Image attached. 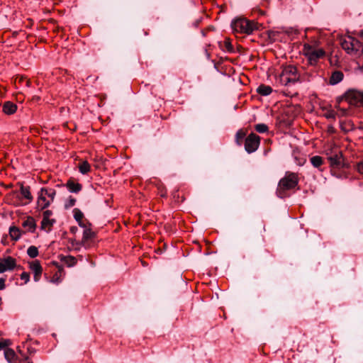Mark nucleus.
<instances>
[{
    "label": "nucleus",
    "mask_w": 363,
    "mask_h": 363,
    "mask_svg": "<svg viewBox=\"0 0 363 363\" xmlns=\"http://www.w3.org/2000/svg\"><path fill=\"white\" fill-rule=\"evenodd\" d=\"M359 35H360V36H361V37H362V38H363V30H362V31L360 32V34H359Z\"/></svg>",
    "instance_id": "obj_40"
},
{
    "label": "nucleus",
    "mask_w": 363,
    "mask_h": 363,
    "mask_svg": "<svg viewBox=\"0 0 363 363\" xmlns=\"http://www.w3.org/2000/svg\"><path fill=\"white\" fill-rule=\"evenodd\" d=\"M77 228L76 227H72L70 230L72 233H75V232L77 231Z\"/></svg>",
    "instance_id": "obj_38"
},
{
    "label": "nucleus",
    "mask_w": 363,
    "mask_h": 363,
    "mask_svg": "<svg viewBox=\"0 0 363 363\" xmlns=\"http://www.w3.org/2000/svg\"><path fill=\"white\" fill-rule=\"evenodd\" d=\"M52 212L50 210H46L43 212V220L41 222V229L45 230H50L55 223V220L51 218Z\"/></svg>",
    "instance_id": "obj_11"
},
{
    "label": "nucleus",
    "mask_w": 363,
    "mask_h": 363,
    "mask_svg": "<svg viewBox=\"0 0 363 363\" xmlns=\"http://www.w3.org/2000/svg\"><path fill=\"white\" fill-rule=\"evenodd\" d=\"M5 281H6L5 279L0 278V291L5 289V287H6Z\"/></svg>",
    "instance_id": "obj_34"
},
{
    "label": "nucleus",
    "mask_w": 363,
    "mask_h": 363,
    "mask_svg": "<svg viewBox=\"0 0 363 363\" xmlns=\"http://www.w3.org/2000/svg\"><path fill=\"white\" fill-rule=\"evenodd\" d=\"M335 116H336V114H335V111L333 110H329L325 113V116L329 119H335Z\"/></svg>",
    "instance_id": "obj_31"
},
{
    "label": "nucleus",
    "mask_w": 363,
    "mask_h": 363,
    "mask_svg": "<svg viewBox=\"0 0 363 363\" xmlns=\"http://www.w3.org/2000/svg\"><path fill=\"white\" fill-rule=\"evenodd\" d=\"M4 356L5 358L7 359L8 362L13 363L14 362L15 357H16V353L15 352L9 348H6L4 350Z\"/></svg>",
    "instance_id": "obj_21"
},
{
    "label": "nucleus",
    "mask_w": 363,
    "mask_h": 363,
    "mask_svg": "<svg viewBox=\"0 0 363 363\" xmlns=\"http://www.w3.org/2000/svg\"><path fill=\"white\" fill-rule=\"evenodd\" d=\"M67 186L69 191L77 193L82 189V185L79 183H74V182L69 181L67 184Z\"/></svg>",
    "instance_id": "obj_20"
},
{
    "label": "nucleus",
    "mask_w": 363,
    "mask_h": 363,
    "mask_svg": "<svg viewBox=\"0 0 363 363\" xmlns=\"http://www.w3.org/2000/svg\"><path fill=\"white\" fill-rule=\"evenodd\" d=\"M56 191L52 188L43 187L38 194L37 206L40 210L48 208L54 201Z\"/></svg>",
    "instance_id": "obj_2"
},
{
    "label": "nucleus",
    "mask_w": 363,
    "mask_h": 363,
    "mask_svg": "<svg viewBox=\"0 0 363 363\" xmlns=\"http://www.w3.org/2000/svg\"><path fill=\"white\" fill-rule=\"evenodd\" d=\"M245 137V133L242 130H239L235 135V141L238 145H240L242 143V140Z\"/></svg>",
    "instance_id": "obj_27"
},
{
    "label": "nucleus",
    "mask_w": 363,
    "mask_h": 363,
    "mask_svg": "<svg viewBox=\"0 0 363 363\" xmlns=\"http://www.w3.org/2000/svg\"><path fill=\"white\" fill-rule=\"evenodd\" d=\"M73 213H74V218L77 220V222L79 223V226L84 225L82 223V218L84 216L83 213L79 208H74L73 210Z\"/></svg>",
    "instance_id": "obj_23"
},
{
    "label": "nucleus",
    "mask_w": 363,
    "mask_h": 363,
    "mask_svg": "<svg viewBox=\"0 0 363 363\" xmlns=\"http://www.w3.org/2000/svg\"><path fill=\"white\" fill-rule=\"evenodd\" d=\"M259 144V136L252 133L245 140V150L247 153H252L258 149Z\"/></svg>",
    "instance_id": "obj_8"
},
{
    "label": "nucleus",
    "mask_w": 363,
    "mask_h": 363,
    "mask_svg": "<svg viewBox=\"0 0 363 363\" xmlns=\"http://www.w3.org/2000/svg\"><path fill=\"white\" fill-rule=\"evenodd\" d=\"M232 29L235 33L250 34L255 30L256 23L246 18H237L231 23Z\"/></svg>",
    "instance_id": "obj_3"
},
{
    "label": "nucleus",
    "mask_w": 363,
    "mask_h": 363,
    "mask_svg": "<svg viewBox=\"0 0 363 363\" xmlns=\"http://www.w3.org/2000/svg\"><path fill=\"white\" fill-rule=\"evenodd\" d=\"M84 228L82 241L85 242L91 239L94 236V232L86 226L85 224L81 225Z\"/></svg>",
    "instance_id": "obj_19"
},
{
    "label": "nucleus",
    "mask_w": 363,
    "mask_h": 363,
    "mask_svg": "<svg viewBox=\"0 0 363 363\" xmlns=\"http://www.w3.org/2000/svg\"><path fill=\"white\" fill-rule=\"evenodd\" d=\"M328 159L333 168H341L344 165V159L341 150L334 147L327 152Z\"/></svg>",
    "instance_id": "obj_7"
},
{
    "label": "nucleus",
    "mask_w": 363,
    "mask_h": 363,
    "mask_svg": "<svg viewBox=\"0 0 363 363\" xmlns=\"http://www.w3.org/2000/svg\"><path fill=\"white\" fill-rule=\"evenodd\" d=\"M28 255L31 258H35L38 255V250L35 246H30L27 250Z\"/></svg>",
    "instance_id": "obj_28"
},
{
    "label": "nucleus",
    "mask_w": 363,
    "mask_h": 363,
    "mask_svg": "<svg viewBox=\"0 0 363 363\" xmlns=\"http://www.w3.org/2000/svg\"><path fill=\"white\" fill-rule=\"evenodd\" d=\"M303 52L304 55L307 57L308 60L311 65H315L318 60L323 58L325 54L323 49H315L309 45H304Z\"/></svg>",
    "instance_id": "obj_6"
},
{
    "label": "nucleus",
    "mask_w": 363,
    "mask_h": 363,
    "mask_svg": "<svg viewBox=\"0 0 363 363\" xmlns=\"http://www.w3.org/2000/svg\"><path fill=\"white\" fill-rule=\"evenodd\" d=\"M8 345V342L7 341H1L0 342V349L1 348H5L6 347H7Z\"/></svg>",
    "instance_id": "obj_35"
},
{
    "label": "nucleus",
    "mask_w": 363,
    "mask_h": 363,
    "mask_svg": "<svg viewBox=\"0 0 363 363\" xmlns=\"http://www.w3.org/2000/svg\"><path fill=\"white\" fill-rule=\"evenodd\" d=\"M299 79V75L296 67L287 65L283 67L281 72L277 78V83L280 85H288L290 83H295Z\"/></svg>",
    "instance_id": "obj_1"
},
{
    "label": "nucleus",
    "mask_w": 363,
    "mask_h": 363,
    "mask_svg": "<svg viewBox=\"0 0 363 363\" xmlns=\"http://www.w3.org/2000/svg\"><path fill=\"white\" fill-rule=\"evenodd\" d=\"M343 79V74L341 72L336 71L331 75L330 82L331 84H336L341 82Z\"/></svg>",
    "instance_id": "obj_18"
},
{
    "label": "nucleus",
    "mask_w": 363,
    "mask_h": 363,
    "mask_svg": "<svg viewBox=\"0 0 363 363\" xmlns=\"http://www.w3.org/2000/svg\"><path fill=\"white\" fill-rule=\"evenodd\" d=\"M356 169L363 177V160L356 164Z\"/></svg>",
    "instance_id": "obj_32"
},
{
    "label": "nucleus",
    "mask_w": 363,
    "mask_h": 363,
    "mask_svg": "<svg viewBox=\"0 0 363 363\" xmlns=\"http://www.w3.org/2000/svg\"><path fill=\"white\" fill-rule=\"evenodd\" d=\"M257 91L262 96H268L272 92V89L269 86L262 84L258 86Z\"/></svg>",
    "instance_id": "obj_17"
},
{
    "label": "nucleus",
    "mask_w": 363,
    "mask_h": 363,
    "mask_svg": "<svg viewBox=\"0 0 363 363\" xmlns=\"http://www.w3.org/2000/svg\"><path fill=\"white\" fill-rule=\"evenodd\" d=\"M9 235L13 240H18L21 235L20 229L16 226H11L9 228Z\"/></svg>",
    "instance_id": "obj_16"
},
{
    "label": "nucleus",
    "mask_w": 363,
    "mask_h": 363,
    "mask_svg": "<svg viewBox=\"0 0 363 363\" xmlns=\"http://www.w3.org/2000/svg\"><path fill=\"white\" fill-rule=\"evenodd\" d=\"M21 279L23 280L25 283H28L30 279V275L28 272H23L21 274Z\"/></svg>",
    "instance_id": "obj_33"
},
{
    "label": "nucleus",
    "mask_w": 363,
    "mask_h": 363,
    "mask_svg": "<svg viewBox=\"0 0 363 363\" xmlns=\"http://www.w3.org/2000/svg\"><path fill=\"white\" fill-rule=\"evenodd\" d=\"M22 226L28 232H34L36 228V223L35 219L31 217H27L23 222Z\"/></svg>",
    "instance_id": "obj_13"
},
{
    "label": "nucleus",
    "mask_w": 363,
    "mask_h": 363,
    "mask_svg": "<svg viewBox=\"0 0 363 363\" xmlns=\"http://www.w3.org/2000/svg\"><path fill=\"white\" fill-rule=\"evenodd\" d=\"M20 192L23 198L26 199L28 203L33 201V196L31 195L29 186H24L23 184H21Z\"/></svg>",
    "instance_id": "obj_14"
},
{
    "label": "nucleus",
    "mask_w": 363,
    "mask_h": 363,
    "mask_svg": "<svg viewBox=\"0 0 363 363\" xmlns=\"http://www.w3.org/2000/svg\"><path fill=\"white\" fill-rule=\"evenodd\" d=\"M311 162L314 167H319L323 164V158L320 156H313L311 158Z\"/></svg>",
    "instance_id": "obj_26"
},
{
    "label": "nucleus",
    "mask_w": 363,
    "mask_h": 363,
    "mask_svg": "<svg viewBox=\"0 0 363 363\" xmlns=\"http://www.w3.org/2000/svg\"><path fill=\"white\" fill-rule=\"evenodd\" d=\"M225 44H226V48L228 50H230V51L233 50V47L230 45V43H229L228 42H225Z\"/></svg>",
    "instance_id": "obj_36"
},
{
    "label": "nucleus",
    "mask_w": 363,
    "mask_h": 363,
    "mask_svg": "<svg viewBox=\"0 0 363 363\" xmlns=\"http://www.w3.org/2000/svg\"><path fill=\"white\" fill-rule=\"evenodd\" d=\"M62 261L69 267L74 266L76 264V263H77V259L73 256H66V257H64L63 259H62Z\"/></svg>",
    "instance_id": "obj_24"
},
{
    "label": "nucleus",
    "mask_w": 363,
    "mask_h": 363,
    "mask_svg": "<svg viewBox=\"0 0 363 363\" xmlns=\"http://www.w3.org/2000/svg\"><path fill=\"white\" fill-rule=\"evenodd\" d=\"M346 98L350 104L363 106V91L350 90L346 94Z\"/></svg>",
    "instance_id": "obj_9"
},
{
    "label": "nucleus",
    "mask_w": 363,
    "mask_h": 363,
    "mask_svg": "<svg viewBox=\"0 0 363 363\" xmlns=\"http://www.w3.org/2000/svg\"><path fill=\"white\" fill-rule=\"evenodd\" d=\"M29 268L34 274V281H38L43 272L42 267L38 260H34L29 263Z\"/></svg>",
    "instance_id": "obj_12"
},
{
    "label": "nucleus",
    "mask_w": 363,
    "mask_h": 363,
    "mask_svg": "<svg viewBox=\"0 0 363 363\" xmlns=\"http://www.w3.org/2000/svg\"><path fill=\"white\" fill-rule=\"evenodd\" d=\"M20 363H33L31 361H30L28 359H26L23 361H21Z\"/></svg>",
    "instance_id": "obj_37"
},
{
    "label": "nucleus",
    "mask_w": 363,
    "mask_h": 363,
    "mask_svg": "<svg viewBox=\"0 0 363 363\" xmlns=\"http://www.w3.org/2000/svg\"><path fill=\"white\" fill-rule=\"evenodd\" d=\"M16 267L15 258L8 256L0 259V274L6 271H11Z\"/></svg>",
    "instance_id": "obj_10"
},
{
    "label": "nucleus",
    "mask_w": 363,
    "mask_h": 363,
    "mask_svg": "<svg viewBox=\"0 0 363 363\" xmlns=\"http://www.w3.org/2000/svg\"><path fill=\"white\" fill-rule=\"evenodd\" d=\"M298 183V175L295 173L286 172L279 182L277 194L281 197V191L291 189L296 186Z\"/></svg>",
    "instance_id": "obj_4"
},
{
    "label": "nucleus",
    "mask_w": 363,
    "mask_h": 363,
    "mask_svg": "<svg viewBox=\"0 0 363 363\" xmlns=\"http://www.w3.org/2000/svg\"><path fill=\"white\" fill-rule=\"evenodd\" d=\"M63 272L62 267H59L58 271L53 275L51 279V282L57 284L60 281Z\"/></svg>",
    "instance_id": "obj_25"
},
{
    "label": "nucleus",
    "mask_w": 363,
    "mask_h": 363,
    "mask_svg": "<svg viewBox=\"0 0 363 363\" xmlns=\"http://www.w3.org/2000/svg\"><path fill=\"white\" fill-rule=\"evenodd\" d=\"M255 129L259 133H264L268 131V126L264 123H259L255 126Z\"/></svg>",
    "instance_id": "obj_29"
},
{
    "label": "nucleus",
    "mask_w": 363,
    "mask_h": 363,
    "mask_svg": "<svg viewBox=\"0 0 363 363\" xmlns=\"http://www.w3.org/2000/svg\"><path fill=\"white\" fill-rule=\"evenodd\" d=\"M358 128H359V129L363 130V123H360Z\"/></svg>",
    "instance_id": "obj_39"
},
{
    "label": "nucleus",
    "mask_w": 363,
    "mask_h": 363,
    "mask_svg": "<svg viewBox=\"0 0 363 363\" xmlns=\"http://www.w3.org/2000/svg\"><path fill=\"white\" fill-rule=\"evenodd\" d=\"M79 170L83 174H87L91 170V166L87 161H83L79 164Z\"/></svg>",
    "instance_id": "obj_22"
},
{
    "label": "nucleus",
    "mask_w": 363,
    "mask_h": 363,
    "mask_svg": "<svg viewBox=\"0 0 363 363\" xmlns=\"http://www.w3.org/2000/svg\"><path fill=\"white\" fill-rule=\"evenodd\" d=\"M342 48L349 54L361 55L363 52L362 43L353 37L347 36L341 41Z\"/></svg>",
    "instance_id": "obj_5"
},
{
    "label": "nucleus",
    "mask_w": 363,
    "mask_h": 363,
    "mask_svg": "<svg viewBox=\"0 0 363 363\" xmlns=\"http://www.w3.org/2000/svg\"><path fill=\"white\" fill-rule=\"evenodd\" d=\"M16 106L12 102L6 101L3 106V111L6 114H13L16 111Z\"/></svg>",
    "instance_id": "obj_15"
},
{
    "label": "nucleus",
    "mask_w": 363,
    "mask_h": 363,
    "mask_svg": "<svg viewBox=\"0 0 363 363\" xmlns=\"http://www.w3.org/2000/svg\"><path fill=\"white\" fill-rule=\"evenodd\" d=\"M75 203H76V199L72 198V197H69L66 203H65V207L66 208H70V207H72L73 206L75 205Z\"/></svg>",
    "instance_id": "obj_30"
}]
</instances>
